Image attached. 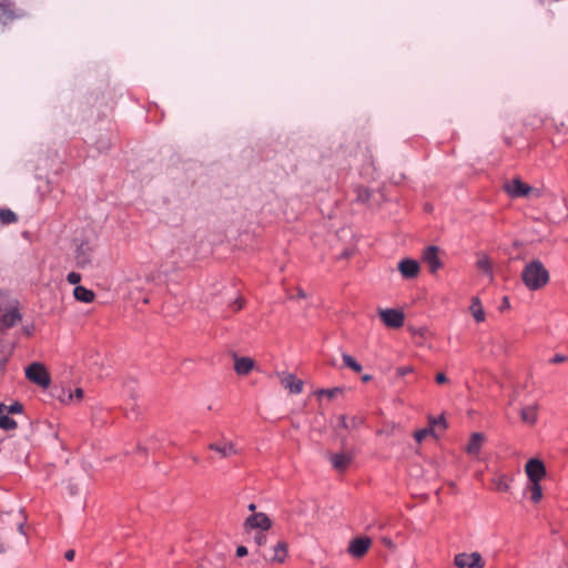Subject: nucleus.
<instances>
[{"label": "nucleus", "instance_id": "obj_38", "mask_svg": "<svg viewBox=\"0 0 568 568\" xmlns=\"http://www.w3.org/2000/svg\"><path fill=\"white\" fill-rule=\"evenodd\" d=\"M67 280L70 284L77 285L81 281V274L77 272H70L67 276Z\"/></svg>", "mask_w": 568, "mask_h": 568}, {"label": "nucleus", "instance_id": "obj_22", "mask_svg": "<svg viewBox=\"0 0 568 568\" xmlns=\"http://www.w3.org/2000/svg\"><path fill=\"white\" fill-rule=\"evenodd\" d=\"M470 311L476 322L480 323L485 321V312L478 297H473Z\"/></svg>", "mask_w": 568, "mask_h": 568}, {"label": "nucleus", "instance_id": "obj_25", "mask_svg": "<svg viewBox=\"0 0 568 568\" xmlns=\"http://www.w3.org/2000/svg\"><path fill=\"white\" fill-rule=\"evenodd\" d=\"M344 366L351 368L352 371L359 373L362 372L363 367L362 365L349 354H343L342 355Z\"/></svg>", "mask_w": 568, "mask_h": 568}, {"label": "nucleus", "instance_id": "obj_15", "mask_svg": "<svg viewBox=\"0 0 568 568\" xmlns=\"http://www.w3.org/2000/svg\"><path fill=\"white\" fill-rule=\"evenodd\" d=\"M254 361L251 357H239L234 354V371L237 375L245 376L254 368Z\"/></svg>", "mask_w": 568, "mask_h": 568}, {"label": "nucleus", "instance_id": "obj_14", "mask_svg": "<svg viewBox=\"0 0 568 568\" xmlns=\"http://www.w3.org/2000/svg\"><path fill=\"white\" fill-rule=\"evenodd\" d=\"M398 270L403 277L414 278L419 273V264L417 261L412 258H404L398 264Z\"/></svg>", "mask_w": 568, "mask_h": 568}, {"label": "nucleus", "instance_id": "obj_13", "mask_svg": "<svg viewBox=\"0 0 568 568\" xmlns=\"http://www.w3.org/2000/svg\"><path fill=\"white\" fill-rule=\"evenodd\" d=\"M92 248L89 243L82 242L75 250L77 266L84 268L91 264Z\"/></svg>", "mask_w": 568, "mask_h": 568}, {"label": "nucleus", "instance_id": "obj_8", "mask_svg": "<svg viewBox=\"0 0 568 568\" xmlns=\"http://www.w3.org/2000/svg\"><path fill=\"white\" fill-rule=\"evenodd\" d=\"M287 542L282 540L278 541L268 552H261L262 557L271 562L282 564L287 557Z\"/></svg>", "mask_w": 568, "mask_h": 568}, {"label": "nucleus", "instance_id": "obj_28", "mask_svg": "<svg viewBox=\"0 0 568 568\" xmlns=\"http://www.w3.org/2000/svg\"><path fill=\"white\" fill-rule=\"evenodd\" d=\"M14 18L9 4L0 3V22L7 23Z\"/></svg>", "mask_w": 568, "mask_h": 568}, {"label": "nucleus", "instance_id": "obj_5", "mask_svg": "<svg viewBox=\"0 0 568 568\" xmlns=\"http://www.w3.org/2000/svg\"><path fill=\"white\" fill-rule=\"evenodd\" d=\"M378 315L388 328H399L404 325L405 315L396 308L379 310Z\"/></svg>", "mask_w": 568, "mask_h": 568}, {"label": "nucleus", "instance_id": "obj_11", "mask_svg": "<svg viewBox=\"0 0 568 568\" xmlns=\"http://www.w3.org/2000/svg\"><path fill=\"white\" fill-rule=\"evenodd\" d=\"M22 320L21 313L17 306L0 316V329L6 331L16 326Z\"/></svg>", "mask_w": 568, "mask_h": 568}, {"label": "nucleus", "instance_id": "obj_32", "mask_svg": "<svg viewBox=\"0 0 568 568\" xmlns=\"http://www.w3.org/2000/svg\"><path fill=\"white\" fill-rule=\"evenodd\" d=\"M343 392V389L341 387H334V388H326V389H321L318 392V395L322 396H326L327 398L332 399L334 398L337 394H341Z\"/></svg>", "mask_w": 568, "mask_h": 568}, {"label": "nucleus", "instance_id": "obj_52", "mask_svg": "<svg viewBox=\"0 0 568 568\" xmlns=\"http://www.w3.org/2000/svg\"><path fill=\"white\" fill-rule=\"evenodd\" d=\"M381 200H383V194H379V200H376V201H375V202H376V205H379Z\"/></svg>", "mask_w": 568, "mask_h": 568}, {"label": "nucleus", "instance_id": "obj_45", "mask_svg": "<svg viewBox=\"0 0 568 568\" xmlns=\"http://www.w3.org/2000/svg\"><path fill=\"white\" fill-rule=\"evenodd\" d=\"M74 556H75V551L73 549H68L65 552H64V558L67 560H73L74 559Z\"/></svg>", "mask_w": 568, "mask_h": 568}, {"label": "nucleus", "instance_id": "obj_23", "mask_svg": "<svg viewBox=\"0 0 568 568\" xmlns=\"http://www.w3.org/2000/svg\"><path fill=\"white\" fill-rule=\"evenodd\" d=\"M0 222L3 225L14 224L18 222V215L10 209L0 207Z\"/></svg>", "mask_w": 568, "mask_h": 568}, {"label": "nucleus", "instance_id": "obj_19", "mask_svg": "<svg viewBox=\"0 0 568 568\" xmlns=\"http://www.w3.org/2000/svg\"><path fill=\"white\" fill-rule=\"evenodd\" d=\"M485 437L481 433H473L467 444L466 452L469 455H477L480 452Z\"/></svg>", "mask_w": 568, "mask_h": 568}, {"label": "nucleus", "instance_id": "obj_21", "mask_svg": "<svg viewBox=\"0 0 568 568\" xmlns=\"http://www.w3.org/2000/svg\"><path fill=\"white\" fill-rule=\"evenodd\" d=\"M375 197V194L367 187L358 186L356 189V202L363 203V204H369V206H373L371 203V200Z\"/></svg>", "mask_w": 568, "mask_h": 568}, {"label": "nucleus", "instance_id": "obj_36", "mask_svg": "<svg viewBox=\"0 0 568 568\" xmlns=\"http://www.w3.org/2000/svg\"><path fill=\"white\" fill-rule=\"evenodd\" d=\"M254 540L258 547H262L266 544V535L265 531L260 530L256 532Z\"/></svg>", "mask_w": 568, "mask_h": 568}, {"label": "nucleus", "instance_id": "obj_55", "mask_svg": "<svg viewBox=\"0 0 568 568\" xmlns=\"http://www.w3.org/2000/svg\"><path fill=\"white\" fill-rule=\"evenodd\" d=\"M143 303L148 304V303H149V298H148V297H144V298H143Z\"/></svg>", "mask_w": 568, "mask_h": 568}, {"label": "nucleus", "instance_id": "obj_18", "mask_svg": "<svg viewBox=\"0 0 568 568\" xmlns=\"http://www.w3.org/2000/svg\"><path fill=\"white\" fill-rule=\"evenodd\" d=\"M74 298L79 302L91 303L94 301L95 294L92 290L77 285L73 290Z\"/></svg>", "mask_w": 568, "mask_h": 568}, {"label": "nucleus", "instance_id": "obj_29", "mask_svg": "<svg viewBox=\"0 0 568 568\" xmlns=\"http://www.w3.org/2000/svg\"><path fill=\"white\" fill-rule=\"evenodd\" d=\"M73 397H75L78 400L83 398V389L78 387L75 388L74 393H71L70 390L67 392L62 389V395H59V398L61 402L72 400Z\"/></svg>", "mask_w": 568, "mask_h": 568}, {"label": "nucleus", "instance_id": "obj_51", "mask_svg": "<svg viewBox=\"0 0 568 568\" xmlns=\"http://www.w3.org/2000/svg\"><path fill=\"white\" fill-rule=\"evenodd\" d=\"M24 332H26V334L31 335V333H32V328H28V327H26V328H24Z\"/></svg>", "mask_w": 568, "mask_h": 568}, {"label": "nucleus", "instance_id": "obj_39", "mask_svg": "<svg viewBox=\"0 0 568 568\" xmlns=\"http://www.w3.org/2000/svg\"><path fill=\"white\" fill-rule=\"evenodd\" d=\"M243 305H244V300L242 297H239V298L234 300L230 306L233 308L234 312H239L242 310Z\"/></svg>", "mask_w": 568, "mask_h": 568}, {"label": "nucleus", "instance_id": "obj_12", "mask_svg": "<svg viewBox=\"0 0 568 568\" xmlns=\"http://www.w3.org/2000/svg\"><path fill=\"white\" fill-rule=\"evenodd\" d=\"M531 190L520 179H514L510 183L506 184V191L513 197L527 196Z\"/></svg>", "mask_w": 568, "mask_h": 568}, {"label": "nucleus", "instance_id": "obj_35", "mask_svg": "<svg viewBox=\"0 0 568 568\" xmlns=\"http://www.w3.org/2000/svg\"><path fill=\"white\" fill-rule=\"evenodd\" d=\"M364 418L361 417V416H353L351 419H349V428L352 429H356L358 427H361L363 424H364Z\"/></svg>", "mask_w": 568, "mask_h": 568}, {"label": "nucleus", "instance_id": "obj_10", "mask_svg": "<svg viewBox=\"0 0 568 568\" xmlns=\"http://www.w3.org/2000/svg\"><path fill=\"white\" fill-rule=\"evenodd\" d=\"M281 385L291 394H300L303 390V381L292 373L282 372L277 374Z\"/></svg>", "mask_w": 568, "mask_h": 568}, {"label": "nucleus", "instance_id": "obj_40", "mask_svg": "<svg viewBox=\"0 0 568 568\" xmlns=\"http://www.w3.org/2000/svg\"><path fill=\"white\" fill-rule=\"evenodd\" d=\"M413 372V367L412 366H400L396 369V375L399 376V377H403L409 373Z\"/></svg>", "mask_w": 568, "mask_h": 568}, {"label": "nucleus", "instance_id": "obj_54", "mask_svg": "<svg viewBox=\"0 0 568 568\" xmlns=\"http://www.w3.org/2000/svg\"><path fill=\"white\" fill-rule=\"evenodd\" d=\"M192 459H193V462H194L195 464H197V463H199V458H197L196 456H193V457H192Z\"/></svg>", "mask_w": 568, "mask_h": 568}, {"label": "nucleus", "instance_id": "obj_47", "mask_svg": "<svg viewBox=\"0 0 568 568\" xmlns=\"http://www.w3.org/2000/svg\"><path fill=\"white\" fill-rule=\"evenodd\" d=\"M372 379H373V376H372V375H369V374H365V375H363V376H362V381H363L364 383H368V382H371Z\"/></svg>", "mask_w": 568, "mask_h": 568}, {"label": "nucleus", "instance_id": "obj_48", "mask_svg": "<svg viewBox=\"0 0 568 568\" xmlns=\"http://www.w3.org/2000/svg\"><path fill=\"white\" fill-rule=\"evenodd\" d=\"M306 296L305 292L302 290V288H298L297 291V297L298 298H304Z\"/></svg>", "mask_w": 568, "mask_h": 568}, {"label": "nucleus", "instance_id": "obj_43", "mask_svg": "<svg viewBox=\"0 0 568 568\" xmlns=\"http://www.w3.org/2000/svg\"><path fill=\"white\" fill-rule=\"evenodd\" d=\"M448 379H447V376L444 374V373H438L435 377V382L437 384H444L446 383Z\"/></svg>", "mask_w": 568, "mask_h": 568}, {"label": "nucleus", "instance_id": "obj_24", "mask_svg": "<svg viewBox=\"0 0 568 568\" xmlns=\"http://www.w3.org/2000/svg\"><path fill=\"white\" fill-rule=\"evenodd\" d=\"M476 265H477L478 270L483 271L484 273L488 274L489 276H493L491 262L486 254H483L479 256Z\"/></svg>", "mask_w": 568, "mask_h": 568}, {"label": "nucleus", "instance_id": "obj_46", "mask_svg": "<svg viewBox=\"0 0 568 568\" xmlns=\"http://www.w3.org/2000/svg\"><path fill=\"white\" fill-rule=\"evenodd\" d=\"M509 307H510L509 300H508V297L505 296L503 298V302H501V305H500V310L503 311V310H506V308H509Z\"/></svg>", "mask_w": 568, "mask_h": 568}, {"label": "nucleus", "instance_id": "obj_44", "mask_svg": "<svg viewBox=\"0 0 568 568\" xmlns=\"http://www.w3.org/2000/svg\"><path fill=\"white\" fill-rule=\"evenodd\" d=\"M247 555V548L245 546H239L236 548V556L237 557H244Z\"/></svg>", "mask_w": 568, "mask_h": 568}, {"label": "nucleus", "instance_id": "obj_37", "mask_svg": "<svg viewBox=\"0 0 568 568\" xmlns=\"http://www.w3.org/2000/svg\"><path fill=\"white\" fill-rule=\"evenodd\" d=\"M496 489L499 491H507L509 489V484L505 477H501L496 483Z\"/></svg>", "mask_w": 568, "mask_h": 568}, {"label": "nucleus", "instance_id": "obj_2", "mask_svg": "<svg viewBox=\"0 0 568 568\" xmlns=\"http://www.w3.org/2000/svg\"><path fill=\"white\" fill-rule=\"evenodd\" d=\"M26 377L40 387L47 388L51 383L50 374L42 363L34 362L26 368Z\"/></svg>", "mask_w": 568, "mask_h": 568}, {"label": "nucleus", "instance_id": "obj_16", "mask_svg": "<svg viewBox=\"0 0 568 568\" xmlns=\"http://www.w3.org/2000/svg\"><path fill=\"white\" fill-rule=\"evenodd\" d=\"M207 447L209 449L216 452L222 458L236 454V449L232 442L223 440L219 443H211Z\"/></svg>", "mask_w": 568, "mask_h": 568}, {"label": "nucleus", "instance_id": "obj_42", "mask_svg": "<svg viewBox=\"0 0 568 568\" xmlns=\"http://www.w3.org/2000/svg\"><path fill=\"white\" fill-rule=\"evenodd\" d=\"M566 361V356L564 355H560V354H556L551 359H550V363L552 364H559V363H562Z\"/></svg>", "mask_w": 568, "mask_h": 568}, {"label": "nucleus", "instance_id": "obj_33", "mask_svg": "<svg viewBox=\"0 0 568 568\" xmlns=\"http://www.w3.org/2000/svg\"><path fill=\"white\" fill-rule=\"evenodd\" d=\"M20 520L18 521V531L26 536V523H27V516L24 515V511L22 509L19 510Z\"/></svg>", "mask_w": 568, "mask_h": 568}, {"label": "nucleus", "instance_id": "obj_34", "mask_svg": "<svg viewBox=\"0 0 568 568\" xmlns=\"http://www.w3.org/2000/svg\"><path fill=\"white\" fill-rule=\"evenodd\" d=\"M442 426L444 429L447 428L446 419L443 415L430 418L429 427Z\"/></svg>", "mask_w": 568, "mask_h": 568}, {"label": "nucleus", "instance_id": "obj_3", "mask_svg": "<svg viewBox=\"0 0 568 568\" xmlns=\"http://www.w3.org/2000/svg\"><path fill=\"white\" fill-rule=\"evenodd\" d=\"M272 525H273V523L266 514L254 513L244 520L243 528L245 531H248L252 529H258V530L266 531V530L271 529Z\"/></svg>", "mask_w": 568, "mask_h": 568}, {"label": "nucleus", "instance_id": "obj_6", "mask_svg": "<svg viewBox=\"0 0 568 568\" xmlns=\"http://www.w3.org/2000/svg\"><path fill=\"white\" fill-rule=\"evenodd\" d=\"M525 470L530 483H540L546 476L545 464L538 458H530L526 463Z\"/></svg>", "mask_w": 568, "mask_h": 568}, {"label": "nucleus", "instance_id": "obj_30", "mask_svg": "<svg viewBox=\"0 0 568 568\" xmlns=\"http://www.w3.org/2000/svg\"><path fill=\"white\" fill-rule=\"evenodd\" d=\"M530 499L534 503H539L542 498V490L540 483H530Z\"/></svg>", "mask_w": 568, "mask_h": 568}, {"label": "nucleus", "instance_id": "obj_50", "mask_svg": "<svg viewBox=\"0 0 568 568\" xmlns=\"http://www.w3.org/2000/svg\"><path fill=\"white\" fill-rule=\"evenodd\" d=\"M6 551V547L3 544L0 542V554H3Z\"/></svg>", "mask_w": 568, "mask_h": 568}, {"label": "nucleus", "instance_id": "obj_20", "mask_svg": "<svg viewBox=\"0 0 568 568\" xmlns=\"http://www.w3.org/2000/svg\"><path fill=\"white\" fill-rule=\"evenodd\" d=\"M520 418L524 423L534 425L537 422V406L530 405L523 407L520 410Z\"/></svg>", "mask_w": 568, "mask_h": 568}, {"label": "nucleus", "instance_id": "obj_27", "mask_svg": "<svg viewBox=\"0 0 568 568\" xmlns=\"http://www.w3.org/2000/svg\"><path fill=\"white\" fill-rule=\"evenodd\" d=\"M22 409H23V406L19 402H14L9 406H7L4 404H0V414H2V413H6L8 415L9 414H18V413H21Z\"/></svg>", "mask_w": 568, "mask_h": 568}, {"label": "nucleus", "instance_id": "obj_9", "mask_svg": "<svg viewBox=\"0 0 568 568\" xmlns=\"http://www.w3.org/2000/svg\"><path fill=\"white\" fill-rule=\"evenodd\" d=\"M372 545L369 537H356L349 541L347 551L354 558H362Z\"/></svg>", "mask_w": 568, "mask_h": 568}, {"label": "nucleus", "instance_id": "obj_17", "mask_svg": "<svg viewBox=\"0 0 568 568\" xmlns=\"http://www.w3.org/2000/svg\"><path fill=\"white\" fill-rule=\"evenodd\" d=\"M331 462L334 469L344 471L353 462V456L349 453L333 454Z\"/></svg>", "mask_w": 568, "mask_h": 568}, {"label": "nucleus", "instance_id": "obj_7", "mask_svg": "<svg viewBox=\"0 0 568 568\" xmlns=\"http://www.w3.org/2000/svg\"><path fill=\"white\" fill-rule=\"evenodd\" d=\"M439 247L436 245H429L424 250L423 261L428 265L429 272L435 274L439 268L443 267V263L438 256Z\"/></svg>", "mask_w": 568, "mask_h": 568}, {"label": "nucleus", "instance_id": "obj_31", "mask_svg": "<svg viewBox=\"0 0 568 568\" xmlns=\"http://www.w3.org/2000/svg\"><path fill=\"white\" fill-rule=\"evenodd\" d=\"M434 434H435V430L433 429V427H426V428L416 430L414 433V438L417 443H422V440L424 438H426L428 435H434Z\"/></svg>", "mask_w": 568, "mask_h": 568}, {"label": "nucleus", "instance_id": "obj_4", "mask_svg": "<svg viewBox=\"0 0 568 568\" xmlns=\"http://www.w3.org/2000/svg\"><path fill=\"white\" fill-rule=\"evenodd\" d=\"M454 564L457 568H484L485 560L477 551L471 554L462 552L455 556Z\"/></svg>", "mask_w": 568, "mask_h": 568}, {"label": "nucleus", "instance_id": "obj_1", "mask_svg": "<svg viewBox=\"0 0 568 568\" xmlns=\"http://www.w3.org/2000/svg\"><path fill=\"white\" fill-rule=\"evenodd\" d=\"M521 281L529 291H538L550 281L549 271L539 260L527 263L521 271Z\"/></svg>", "mask_w": 568, "mask_h": 568}, {"label": "nucleus", "instance_id": "obj_53", "mask_svg": "<svg viewBox=\"0 0 568 568\" xmlns=\"http://www.w3.org/2000/svg\"><path fill=\"white\" fill-rule=\"evenodd\" d=\"M328 363H329V365H332V366H336V361H335V359H332V361H329Z\"/></svg>", "mask_w": 568, "mask_h": 568}, {"label": "nucleus", "instance_id": "obj_49", "mask_svg": "<svg viewBox=\"0 0 568 568\" xmlns=\"http://www.w3.org/2000/svg\"><path fill=\"white\" fill-rule=\"evenodd\" d=\"M248 510L250 511H253V514L255 513L256 510V505L254 503H251L248 506H247Z\"/></svg>", "mask_w": 568, "mask_h": 568}, {"label": "nucleus", "instance_id": "obj_41", "mask_svg": "<svg viewBox=\"0 0 568 568\" xmlns=\"http://www.w3.org/2000/svg\"><path fill=\"white\" fill-rule=\"evenodd\" d=\"M339 427L348 429L349 428V422L347 420L345 415L339 416Z\"/></svg>", "mask_w": 568, "mask_h": 568}, {"label": "nucleus", "instance_id": "obj_26", "mask_svg": "<svg viewBox=\"0 0 568 568\" xmlns=\"http://www.w3.org/2000/svg\"><path fill=\"white\" fill-rule=\"evenodd\" d=\"M18 427L17 422L9 417L8 414H0V428L4 430H13Z\"/></svg>", "mask_w": 568, "mask_h": 568}]
</instances>
